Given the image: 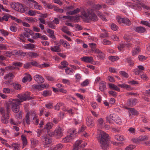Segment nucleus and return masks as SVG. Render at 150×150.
Wrapping results in <instances>:
<instances>
[{"label":"nucleus","mask_w":150,"mask_h":150,"mask_svg":"<svg viewBox=\"0 0 150 150\" xmlns=\"http://www.w3.org/2000/svg\"><path fill=\"white\" fill-rule=\"evenodd\" d=\"M108 134L103 131H100L98 137L100 146L103 149H105L108 147Z\"/></svg>","instance_id":"obj_1"},{"label":"nucleus","mask_w":150,"mask_h":150,"mask_svg":"<svg viewBox=\"0 0 150 150\" xmlns=\"http://www.w3.org/2000/svg\"><path fill=\"white\" fill-rule=\"evenodd\" d=\"M81 13L85 21L88 22L89 20L96 21L98 20V17L90 9H88L87 12L84 10L82 11Z\"/></svg>","instance_id":"obj_2"},{"label":"nucleus","mask_w":150,"mask_h":150,"mask_svg":"<svg viewBox=\"0 0 150 150\" xmlns=\"http://www.w3.org/2000/svg\"><path fill=\"white\" fill-rule=\"evenodd\" d=\"M63 128L59 127H56L54 132L48 131L47 132L48 135L50 136H54L57 138H59L63 136Z\"/></svg>","instance_id":"obj_3"},{"label":"nucleus","mask_w":150,"mask_h":150,"mask_svg":"<svg viewBox=\"0 0 150 150\" xmlns=\"http://www.w3.org/2000/svg\"><path fill=\"white\" fill-rule=\"evenodd\" d=\"M30 95L28 93H24L21 95H18V99L15 98L12 100L13 101H16L17 103H20L23 101H25L28 99Z\"/></svg>","instance_id":"obj_4"},{"label":"nucleus","mask_w":150,"mask_h":150,"mask_svg":"<svg viewBox=\"0 0 150 150\" xmlns=\"http://www.w3.org/2000/svg\"><path fill=\"white\" fill-rule=\"evenodd\" d=\"M134 2L136 1V2L133 3V4H134V9L140 10L141 9V6L143 7L144 8H146L148 10H149L150 9V7L147 6L144 4L141 3V2L138 0H132Z\"/></svg>","instance_id":"obj_5"},{"label":"nucleus","mask_w":150,"mask_h":150,"mask_svg":"<svg viewBox=\"0 0 150 150\" xmlns=\"http://www.w3.org/2000/svg\"><path fill=\"white\" fill-rule=\"evenodd\" d=\"M116 20L120 24H124L127 25H129L131 24L130 20L127 18H122L121 16H118L117 17Z\"/></svg>","instance_id":"obj_6"},{"label":"nucleus","mask_w":150,"mask_h":150,"mask_svg":"<svg viewBox=\"0 0 150 150\" xmlns=\"http://www.w3.org/2000/svg\"><path fill=\"white\" fill-rule=\"evenodd\" d=\"M42 143L45 146L51 144L52 142L51 139L47 135H43L41 137Z\"/></svg>","instance_id":"obj_7"},{"label":"nucleus","mask_w":150,"mask_h":150,"mask_svg":"<svg viewBox=\"0 0 150 150\" xmlns=\"http://www.w3.org/2000/svg\"><path fill=\"white\" fill-rule=\"evenodd\" d=\"M49 85L46 83L42 84L41 85H34L32 86V88L37 91H41L44 88H47Z\"/></svg>","instance_id":"obj_8"},{"label":"nucleus","mask_w":150,"mask_h":150,"mask_svg":"<svg viewBox=\"0 0 150 150\" xmlns=\"http://www.w3.org/2000/svg\"><path fill=\"white\" fill-rule=\"evenodd\" d=\"M26 7L25 8V7L20 3H16L14 4L15 10L17 11L21 12H25L26 10Z\"/></svg>","instance_id":"obj_9"},{"label":"nucleus","mask_w":150,"mask_h":150,"mask_svg":"<svg viewBox=\"0 0 150 150\" xmlns=\"http://www.w3.org/2000/svg\"><path fill=\"white\" fill-rule=\"evenodd\" d=\"M13 66H9L6 67V69L7 70H12L14 69H17L19 67H21L22 64L20 62H13Z\"/></svg>","instance_id":"obj_10"},{"label":"nucleus","mask_w":150,"mask_h":150,"mask_svg":"<svg viewBox=\"0 0 150 150\" xmlns=\"http://www.w3.org/2000/svg\"><path fill=\"white\" fill-rule=\"evenodd\" d=\"M11 103V109L13 112L17 113L19 111L20 107L19 105L20 103H17L16 101H13Z\"/></svg>","instance_id":"obj_11"},{"label":"nucleus","mask_w":150,"mask_h":150,"mask_svg":"<svg viewBox=\"0 0 150 150\" xmlns=\"http://www.w3.org/2000/svg\"><path fill=\"white\" fill-rule=\"evenodd\" d=\"M61 45L59 43H55L54 46L50 47V49L52 51L59 52L61 51L60 47Z\"/></svg>","instance_id":"obj_12"},{"label":"nucleus","mask_w":150,"mask_h":150,"mask_svg":"<svg viewBox=\"0 0 150 150\" xmlns=\"http://www.w3.org/2000/svg\"><path fill=\"white\" fill-rule=\"evenodd\" d=\"M117 115L115 114H111L109 116H107L106 117L107 122L110 123H111V120H115V118H117Z\"/></svg>","instance_id":"obj_13"},{"label":"nucleus","mask_w":150,"mask_h":150,"mask_svg":"<svg viewBox=\"0 0 150 150\" xmlns=\"http://www.w3.org/2000/svg\"><path fill=\"white\" fill-rule=\"evenodd\" d=\"M29 35H30L29 33L23 32V33L20 35V41H21L25 42V40L27 38L29 37Z\"/></svg>","instance_id":"obj_14"},{"label":"nucleus","mask_w":150,"mask_h":150,"mask_svg":"<svg viewBox=\"0 0 150 150\" xmlns=\"http://www.w3.org/2000/svg\"><path fill=\"white\" fill-rule=\"evenodd\" d=\"M81 59L86 63H92L93 61V57H83L81 58Z\"/></svg>","instance_id":"obj_15"},{"label":"nucleus","mask_w":150,"mask_h":150,"mask_svg":"<svg viewBox=\"0 0 150 150\" xmlns=\"http://www.w3.org/2000/svg\"><path fill=\"white\" fill-rule=\"evenodd\" d=\"M82 142L81 140H77L72 150H78L80 147H83L82 144L81 145Z\"/></svg>","instance_id":"obj_16"},{"label":"nucleus","mask_w":150,"mask_h":150,"mask_svg":"<svg viewBox=\"0 0 150 150\" xmlns=\"http://www.w3.org/2000/svg\"><path fill=\"white\" fill-rule=\"evenodd\" d=\"M138 101L136 99H129L127 101V104L128 106H133L135 105L137 103Z\"/></svg>","instance_id":"obj_17"},{"label":"nucleus","mask_w":150,"mask_h":150,"mask_svg":"<svg viewBox=\"0 0 150 150\" xmlns=\"http://www.w3.org/2000/svg\"><path fill=\"white\" fill-rule=\"evenodd\" d=\"M34 79L38 83H42L44 81V79L42 76H34Z\"/></svg>","instance_id":"obj_18"},{"label":"nucleus","mask_w":150,"mask_h":150,"mask_svg":"<svg viewBox=\"0 0 150 150\" xmlns=\"http://www.w3.org/2000/svg\"><path fill=\"white\" fill-rule=\"evenodd\" d=\"M94 52L96 53L98 58L101 59H103L104 57V54L99 49H96L94 50Z\"/></svg>","instance_id":"obj_19"},{"label":"nucleus","mask_w":150,"mask_h":150,"mask_svg":"<svg viewBox=\"0 0 150 150\" xmlns=\"http://www.w3.org/2000/svg\"><path fill=\"white\" fill-rule=\"evenodd\" d=\"M68 133L70 134L69 136L74 139L76 136L77 132L75 129H70L68 131Z\"/></svg>","instance_id":"obj_20"},{"label":"nucleus","mask_w":150,"mask_h":150,"mask_svg":"<svg viewBox=\"0 0 150 150\" xmlns=\"http://www.w3.org/2000/svg\"><path fill=\"white\" fill-rule=\"evenodd\" d=\"M86 124L88 126L91 127L94 125V123L93 120V118L91 117H89L86 120Z\"/></svg>","instance_id":"obj_21"},{"label":"nucleus","mask_w":150,"mask_h":150,"mask_svg":"<svg viewBox=\"0 0 150 150\" xmlns=\"http://www.w3.org/2000/svg\"><path fill=\"white\" fill-rule=\"evenodd\" d=\"M106 88V83L104 81H102L99 83V89L101 91H103Z\"/></svg>","instance_id":"obj_22"},{"label":"nucleus","mask_w":150,"mask_h":150,"mask_svg":"<svg viewBox=\"0 0 150 150\" xmlns=\"http://www.w3.org/2000/svg\"><path fill=\"white\" fill-rule=\"evenodd\" d=\"M130 43H127L125 44L124 42H121L118 46V49L120 51L122 50L125 47H129L130 46Z\"/></svg>","instance_id":"obj_23"},{"label":"nucleus","mask_w":150,"mask_h":150,"mask_svg":"<svg viewBox=\"0 0 150 150\" xmlns=\"http://www.w3.org/2000/svg\"><path fill=\"white\" fill-rule=\"evenodd\" d=\"M60 42L62 43L64 47L67 48H70L71 47L70 45L66 41L63 39H60Z\"/></svg>","instance_id":"obj_24"},{"label":"nucleus","mask_w":150,"mask_h":150,"mask_svg":"<svg viewBox=\"0 0 150 150\" xmlns=\"http://www.w3.org/2000/svg\"><path fill=\"white\" fill-rule=\"evenodd\" d=\"M68 63L66 61H64L62 62L58 66V68L61 69H63L65 68H67V66L68 65Z\"/></svg>","instance_id":"obj_25"},{"label":"nucleus","mask_w":150,"mask_h":150,"mask_svg":"<svg viewBox=\"0 0 150 150\" xmlns=\"http://www.w3.org/2000/svg\"><path fill=\"white\" fill-rule=\"evenodd\" d=\"M80 11V9L79 8H77L73 11H67L66 13V14L67 15H71L79 13Z\"/></svg>","instance_id":"obj_26"},{"label":"nucleus","mask_w":150,"mask_h":150,"mask_svg":"<svg viewBox=\"0 0 150 150\" xmlns=\"http://www.w3.org/2000/svg\"><path fill=\"white\" fill-rule=\"evenodd\" d=\"M53 125V124L51 122L47 123L44 126V129L47 130V132L50 131H48L52 128Z\"/></svg>","instance_id":"obj_27"},{"label":"nucleus","mask_w":150,"mask_h":150,"mask_svg":"<svg viewBox=\"0 0 150 150\" xmlns=\"http://www.w3.org/2000/svg\"><path fill=\"white\" fill-rule=\"evenodd\" d=\"M108 85L109 87L111 89L117 91H120V89L117 86L113 84L110 83H109Z\"/></svg>","instance_id":"obj_28"},{"label":"nucleus","mask_w":150,"mask_h":150,"mask_svg":"<svg viewBox=\"0 0 150 150\" xmlns=\"http://www.w3.org/2000/svg\"><path fill=\"white\" fill-rule=\"evenodd\" d=\"M9 118L8 115L6 114L4 115H2L1 118L2 122L5 124H7L8 123V119Z\"/></svg>","instance_id":"obj_29"},{"label":"nucleus","mask_w":150,"mask_h":150,"mask_svg":"<svg viewBox=\"0 0 150 150\" xmlns=\"http://www.w3.org/2000/svg\"><path fill=\"white\" fill-rule=\"evenodd\" d=\"M146 28L143 27L139 26L136 28L135 30L139 33H144L146 31Z\"/></svg>","instance_id":"obj_30"},{"label":"nucleus","mask_w":150,"mask_h":150,"mask_svg":"<svg viewBox=\"0 0 150 150\" xmlns=\"http://www.w3.org/2000/svg\"><path fill=\"white\" fill-rule=\"evenodd\" d=\"M13 76H5L4 77V79L6 80V83H10L13 79Z\"/></svg>","instance_id":"obj_31"},{"label":"nucleus","mask_w":150,"mask_h":150,"mask_svg":"<svg viewBox=\"0 0 150 150\" xmlns=\"http://www.w3.org/2000/svg\"><path fill=\"white\" fill-rule=\"evenodd\" d=\"M137 67V71L136 72L135 74L139 75L141 74V71L144 69V67L142 65L138 66Z\"/></svg>","instance_id":"obj_32"},{"label":"nucleus","mask_w":150,"mask_h":150,"mask_svg":"<svg viewBox=\"0 0 150 150\" xmlns=\"http://www.w3.org/2000/svg\"><path fill=\"white\" fill-rule=\"evenodd\" d=\"M63 147L62 144H57L55 146H53L51 148V150H60Z\"/></svg>","instance_id":"obj_33"},{"label":"nucleus","mask_w":150,"mask_h":150,"mask_svg":"<svg viewBox=\"0 0 150 150\" xmlns=\"http://www.w3.org/2000/svg\"><path fill=\"white\" fill-rule=\"evenodd\" d=\"M140 51V48L139 47H137L136 48L133 49L132 52V54L133 56L139 53Z\"/></svg>","instance_id":"obj_34"},{"label":"nucleus","mask_w":150,"mask_h":150,"mask_svg":"<svg viewBox=\"0 0 150 150\" xmlns=\"http://www.w3.org/2000/svg\"><path fill=\"white\" fill-rule=\"evenodd\" d=\"M118 85L119 87L121 88H125L128 90H129L131 88L130 86L129 85L126 84H118Z\"/></svg>","instance_id":"obj_35"},{"label":"nucleus","mask_w":150,"mask_h":150,"mask_svg":"<svg viewBox=\"0 0 150 150\" xmlns=\"http://www.w3.org/2000/svg\"><path fill=\"white\" fill-rule=\"evenodd\" d=\"M21 140L22 141L23 146H25L27 144V141L26 138L23 135H22L21 136Z\"/></svg>","instance_id":"obj_36"},{"label":"nucleus","mask_w":150,"mask_h":150,"mask_svg":"<svg viewBox=\"0 0 150 150\" xmlns=\"http://www.w3.org/2000/svg\"><path fill=\"white\" fill-rule=\"evenodd\" d=\"M72 138L69 135H67L62 140V142H70L72 139Z\"/></svg>","instance_id":"obj_37"},{"label":"nucleus","mask_w":150,"mask_h":150,"mask_svg":"<svg viewBox=\"0 0 150 150\" xmlns=\"http://www.w3.org/2000/svg\"><path fill=\"white\" fill-rule=\"evenodd\" d=\"M115 138L118 141H123L124 139V137L121 135H117L115 136Z\"/></svg>","instance_id":"obj_38"},{"label":"nucleus","mask_w":150,"mask_h":150,"mask_svg":"<svg viewBox=\"0 0 150 150\" xmlns=\"http://www.w3.org/2000/svg\"><path fill=\"white\" fill-rule=\"evenodd\" d=\"M32 79L31 76H25L22 79V81L23 83H25L28 81H30Z\"/></svg>","instance_id":"obj_39"},{"label":"nucleus","mask_w":150,"mask_h":150,"mask_svg":"<svg viewBox=\"0 0 150 150\" xmlns=\"http://www.w3.org/2000/svg\"><path fill=\"white\" fill-rule=\"evenodd\" d=\"M35 47V45L33 44L30 43L27 44L24 46V47L26 49H31Z\"/></svg>","instance_id":"obj_40"},{"label":"nucleus","mask_w":150,"mask_h":150,"mask_svg":"<svg viewBox=\"0 0 150 150\" xmlns=\"http://www.w3.org/2000/svg\"><path fill=\"white\" fill-rule=\"evenodd\" d=\"M37 13H39L37 11L29 10L28 11L27 14L31 16H34Z\"/></svg>","instance_id":"obj_41"},{"label":"nucleus","mask_w":150,"mask_h":150,"mask_svg":"<svg viewBox=\"0 0 150 150\" xmlns=\"http://www.w3.org/2000/svg\"><path fill=\"white\" fill-rule=\"evenodd\" d=\"M65 72L67 74H73L74 71L71 69L67 67L65 69Z\"/></svg>","instance_id":"obj_42"},{"label":"nucleus","mask_w":150,"mask_h":150,"mask_svg":"<svg viewBox=\"0 0 150 150\" xmlns=\"http://www.w3.org/2000/svg\"><path fill=\"white\" fill-rule=\"evenodd\" d=\"M97 14L98 16H99L100 18L103 21H107V19L100 12L98 11L97 13Z\"/></svg>","instance_id":"obj_43"},{"label":"nucleus","mask_w":150,"mask_h":150,"mask_svg":"<svg viewBox=\"0 0 150 150\" xmlns=\"http://www.w3.org/2000/svg\"><path fill=\"white\" fill-rule=\"evenodd\" d=\"M30 112H28L25 115V119L26 123L28 125L30 124Z\"/></svg>","instance_id":"obj_44"},{"label":"nucleus","mask_w":150,"mask_h":150,"mask_svg":"<svg viewBox=\"0 0 150 150\" xmlns=\"http://www.w3.org/2000/svg\"><path fill=\"white\" fill-rule=\"evenodd\" d=\"M104 124V121L102 118H100L98 120V125L100 127L103 126Z\"/></svg>","instance_id":"obj_45"},{"label":"nucleus","mask_w":150,"mask_h":150,"mask_svg":"<svg viewBox=\"0 0 150 150\" xmlns=\"http://www.w3.org/2000/svg\"><path fill=\"white\" fill-rule=\"evenodd\" d=\"M148 137L146 135H142L139 136L138 138V140L139 141H143L147 140Z\"/></svg>","instance_id":"obj_46"},{"label":"nucleus","mask_w":150,"mask_h":150,"mask_svg":"<svg viewBox=\"0 0 150 150\" xmlns=\"http://www.w3.org/2000/svg\"><path fill=\"white\" fill-rule=\"evenodd\" d=\"M125 62H127L131 66H132L134 64L133 61L132 60V58L131 57H129L126 59Z\"/></svg>","instance_id":"obj_47"},{"label":"nucleus","mask_w":150,"mask_h":150,"mask_svg":"<svg viewBox=\"0 0 150 150\" xmlns=\"http://www.w3.org/2000/svg\"><path fill=\"white\" fill-rule=\"evenodd\" d=\"M125 62H127L131 66H132L134 64L133 61L132 60V58L131 57H129L126 59Z\"/></svg>","instance_id":"obj_48"},{"label":"nucleus","mask_w":150,"mask_h":150,"mask_svg":"<svg viewBox=\"0 0 150 150\" xmlns=\"http://www.w3.org/2000/svg\"><path fill=\"white\" fill-rule=\"evenodd\" d=\"M80 16H68L67 20H69L72 21H76L77 20H78V19L79 18V17Z\"/></svg>","instance_id":"obj_49"},{"label":"nucleus","mask_w":150,"mask_h":150,"mask_svg":"<svg viewBox=\"0 0 150 150\" xmlns=\"http://www.w3.org/2000/svg\"><path fill=\"white\" fill-rule=\"evenodd\" d=\"M30 112V116L33 117V119L34 120L37 117V115L36 114V112L34 111H31Z\"/></svg>","instance_id":"obj_50"},{"label":"nucleus","mask_w":150,"mask_h":150,"mask_svg":"<svg viewBox=\"0 0 150 150\" xmlns=\"http://www.w3.org/2000/svg\"><path fill=\"white\" fill-rule=\"evenodd\" d=\"M129 110L130 114L131 113L132 115H135L138 114V112L134 108H130Z\"/></svg>","instance_id":"obj_51"},{"label":"nucleus","mask_w":150,"mask_h":150,"mask_svg":"<svg viewBox=\"0 0 150 150\" xmlns=\"http://www.w3.org/2000/svg\"><path fill=\"white\" fill-rule=\"evenodd\" d=\"M13 86L14 88L17 90H20L21 88V85L18 83H14L13 84Z\"/></svg>","instance_id":"obj_52"},{"label":"nucleus","mask_w":150,"mask_h":150,"mask_svg":"<svg viewBox=\"0 0 150 150\" xmlns=\"http://www.w3.org/2000/svg\"><path fill=\"white\" fill-rule=\"evenodd\" d=\"M34 8L37 9L39 10H42V7L38 5V3L36 2L34 4Z\"/></svg>","instance_id":"obj_53"},{"label":"nucleus","mask_w":150,"mask_h":150,"mask_svg":"<svg viewBox=\"0 0 150 150\" xmlns=\"http://www.w3.org/2000/svg\"><path fill=\"white\" fill-rule=\"evenodd\" d=\"M28 54L30 57L32 58H35L39 56L38 54L33 52H30Z\"/></svg>","instance_id":"obj_54"},{"label":"nucleus","mask_w":150,"mask_h":150,"mask_svg":"<svg viewBox=\"0 0 150 150\" xmlns=\"http://www.w3.org/2000/svg\"><path fill=\"white\" fill-rule=\"evenodd\" d=\"M48 26L52 29H55V25L53 23V22L50 21L48 22L47 23Z\"/></svg>","instance_id":"obj_55"},{"label":"nucleus","mask_w":150,"mask_h":150,"mask_svg":"<svg viewBox=\"0 0 150 150\" xmlns=\"http://www.w3.org/2000/svg\"><path fill=\"white\" fill-rule=\"evenodd\" d=\"M141 23L150 28V23L145 21L142 20L140 22Z\"/></svg>","instance_id":"obj_56"},{"label":"nucleus","mask_w":150,"mask_h":150,"mask_svg":"<svg viewBox=\"0 0 150 150\" xmlns=\"http://www.w3.org/2000/svg\"><path fill=\"white\" fill-rule=\"evenodd\" d=\"M109 59L112 62L115 61L119 59V58L116 56H110L109 57Z\"/></svg>","instance_id":"obj_57"},{"label":"nucleus","mask_w":150,"mask_h":150,"mask_svg":"<svg viewBox=\"0 0 150 150\" xmlns=\"http://www.w3.org/2000/svg\"><path fill=\"white\" fill-rule=\"evenodd\" d=\"M21 111H20L19 112V113L16 114L15 115V117L17 119H21L22 117V113Z\"/></svg>","instance_id":"obj_58"},{"label":"nucleus","mask_w":150,"mask_h":150,"mask_svg":"<svg viewBox=\"0 0 150 150\" xmlns=\"http://www.w3.org/2000/svg\"><path fill=\"white\" fill-rule=\"evenodd\" d=\"M138 58L139 60L141 61H144L146 60L147 58V57H145L142 55H139L138 56Z\"/></svg>","instance_id":"obj_59"},{"label":"nucleus","mask_w":150,"mask_h":150,"mask_svg":"<svg viewBox=\"0 0 150 150\" xmlns=\"http://www.w3.org/2000/svg\"><path fill=\"white\" fill-rule=\"evenodd\" d=\"M89 80L88 79H86L81 83V85L82 86H87L89 84Z\"/></svg>","instance_id":"obj_60"},{"label":"nucleus","mask_w":150,"mask_h":150,"mask_svg":"<svg viewBox=\"0 0 150 150\" xmlns=\"http://www.w3.org/2000/svg\"><path fill=\"white\" fill-rule=\"evenodd\" d=\"M31 144L33 147H35L38 144V141L37 140L32 139L31 140Z\"/></svg>","instance_id":"obj_61"},{"label":"nucleus","mask_w":150,"mask_h":150,"mask_svg":"<svg viewBox=\"0 0 150 150\" xmlns=\"http://www.w3.org/2000/svg\"><path fill=\"white\" fill-rule=\"evenodd\" d=\"M49 66V64L45 63H43L41 64H40L39 65H38V67L40 68H43L48 67Z\"/></svg>","instance_id":"obj_62"},{"label":"nucleus","mask_w":150,"mask_h":150,"mask_svg":"<svg viewBox=\"0 0 150 150\" xmlns=\"http://www.w3.org/2000/svg\"><path fill=\"white\" fill-rule=\"evenodd\" d=\"M62 104H63L62 103H58L54 107V108L56 110H59L60 109V107L61 106Z\"/></svg>","instance_id":"obj_63"},{"label":"nucleus","mask_w":150,"mask_h":150,"mask_svg":"<svg viewBox=\"0 0 150 150\" xmlns=\"http://www.w3.org/2000/svg\"><path fill=\"white\" fill-rule=\"evenodd\" d=\"M135 148V146L132 145H130L126 147L125 150H132Z\"/></svg>","instance_id":"obj_64"}]
</instances>
